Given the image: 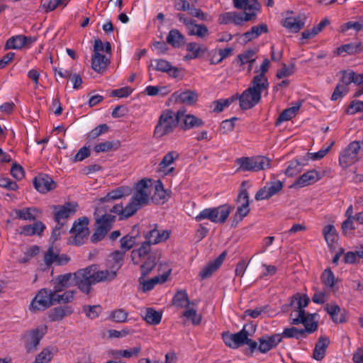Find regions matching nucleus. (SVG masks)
Listing matches in <instances>:
<instances>
[{
  "instance_id": "obj_62",
  "label": "nucleus",
  "mask_w": 363,
  "mask_h": 363,
  "mask_svg": "<svg viewBox=\"0 0 363 363\" xmlns=\"http://www.w3.org/2000/svg\"><path fill=\"white\" fill-rule=\"evenodd\" d=\"M108 127L106 124H101V125H98L97 127H96L95 128H94L91 131H90L87 134V139L89 140H95L99 136L106 133L108 132Z\"/></svg>"
},
{
  "instance_id": "obj_8",
  "label": "nucleus",
  "mask_w": 363,
  "mask_h": 363,
  "mask_svg": "<svg viewBox=\"0 0 363 363\" xmlns=\"http://www.w3.org/2000/svg\"><path fill=\"white\" fill-rule=\"evenodd\" d=\"M360 143L353 141L340 153L339 163L342 168H347L358 160Z\"/></svg>"
},
{
  "instance_id": "obj_3",
  "label": "nucleus",
  "mask_w": 363,
  "mask_h": 363,
  "mask_svg": "<svg viewBox=\"0 0 363 363\" xmlns=\"http://www.w3.org/2000/svg\"><path fill=\"white\" fill-rule=\"evenodd\" d=\"M238 171L259 172L270 168L271 160L264 156L242 157L235 160Z\"/></svg>"
},
{
  "instance_id": "obj_63",
  "label": "nucleus",
  "mask_w": 363,
  "mask_h": 363,
  "mask_svg": "<svg viewBox=\"0 0 363 363\" xmlns=\"http://www.w3.org/2000/svg\"><path fill=\"white\" fill-rule=\"evenodd\" d=\"M83 311L85 313L87 318L94 319L101 313V307L99 305L84 306L83 307Z\"/></svg>"
},
{
  "instance_id": "obj_55",
  "label": "nucleus",
  "mask_w": 363,
  "mask_h": 363,
  "mask_svg": "<svg viewBox=\"0 0 363 363\" xmlns=\"http://www.w3.org/2000/svg\"><path fill=\"white\" fill-rule=\"evenodd\" d=\"M183 316L187 320H191L193 325H197L201 321V315L199 314L196 309L188 307L183 313Z\"/></svg>"
},
{
  "instance_id": "obj_59",
  "label": "nucleus",
  "mask_w": 363,
  "mask_h": 363,
  "mask_svg": "<svg viewBox=\"0 0 363 363\" xmlns=\"http://www.w3.org/2000/svg\"><path fill=\"white\" fill-rule=\"evenodd\" d=\"M283 336L288 338L294 337L300 339L306 336V330L303 329H297L294 327L285 328L283 331Z\"/></svg>"
},
{
  "instance_id": "obj_26",
  "label": "nucleus",
  "mask_w": 363,
  "mask_h": 363,
  "mask_svg": "<svg viewBox=\"0 0 363 363\" xmlns=\"http://www.w3.org/2000/svg\"><path fill=\"white\" fill-rule=\"evenodd\" d=\"M281 340V338L279 335L263 337L259 339L258 349L261 352L265 353L277 345Z\"/></svg>"
},
{
  "instance_id": "obj_30",
  "label": "nucleus",
  "mask_w": 363,
  "mask_h": 363,
  "mask_svg": "<svg viewBox=\"0 0 363 363\" xmlns=\"http://www.w3.org/2000/svg\"><path fill=\"white\" fill-rule=\"evenodd\" d=\"M167 43L174 48H180L186 43L184 35L177 29H172L167 36Z\"/></svg>"
},
{
  "instance_id": "obj_48",
  "label": "nucleus",
  "mask_w": 363,
  "mask_h": 363,
  "mask_svg": "<svg viewBox=\"0 0 363 363\" xmlns=\"http://www.w3.org/2000/svg\"><path fill=\"white\" fill-rule=\"evenodd\" d=\"M186 50L192 52L190 58H198L201 54L206 53L208 49L196 42H191L186 44Z\"/></svg>"
},
{
  "instance_id": "obj_31",
  "label": "nucleus",
  "mask_w": 363,
  "mask_h": 363,
  "mask_svg": "<svg viewBox=\"0 0 363 363\" xmlns=\"http://www.w3.org/2000/svg\"><path fill=\"white\" fill-rule=\"evenodd\" d=\"M330 343V340L326 337H320L315 344L313 350V358L316 360H321L324 358L325 351Z\"/></svg>"
},
{
  "instance_id": "obj_36",
  "label": "nucleus",
  "mask_w": 363,
  "mask_h": 363,
  "mask_svg": "<svg viewBox=\"0 0 363 363\" xmlns=\"http://www.w3.org/2000/svg\"><path fill=\"white\" fill-rule=\"evenodd\" d=\"M124 254V252L120 251L113 252L107 260V266L111 267L114 270L118 272L123 265Z\"/></svg>"
},
{
  "instance_id": "obj_22",
  "label": "nucleus",
  "mask_w": 363,
  "mask_h": 363,
  "mask_svg": "<svg viewBox=\"0 0 363 363\" xmlns=\"http://www.w3.org/2000/svg\"><path fill=\"white\" fill-rule=\"evenodd\" d=\"M75 286V277L74 274L67 273L59 275L55 280L54 289L55 292H60L66 288Z\"/></svg>"
},
{
  "instance_id": "obj_24",
  "label": "nucleus",
  "mask_w": 363,
  "mask_h": 363,
  "mask_svg": "<svg viewBox=\"0 0 363 363\" xmlns=\"http://www.w3.org/2000/svg\"><path fill=\"white\" fill-rule=\"evenodd\" d=\"M178 117V125L182 129H189L201 126L203 123L200 118L194 115H174Z\"/></svg>"
},
{
  "instance_id": "obj_15",
  "label": "nucleus",
  "mask_w": 363,
  "mask_h": 363,
  "mask_svg": "<svg viewBox=\"0 0 363 363\" xmlns=\"http://www.w3.org/2000/svg\"><path fill=\"white\" fill-rule=\"evenodd\" d=\"M164 269L165 272L163 274L148 280H146L145 277L141 274L138 281L140 284L143 286L144 292L152 290L156 284L164 283L167 280L172 270L167 265L164 266Z\"/></svg>"
},
{
  "instance_id": "obj_5",
  "label": "nucleus",
  "mask_w": 363,
  "mask_h": 363,
  "mask_svg": "<svg viewBox=\"0 0 363 363\" xmlns=\"http://www.w3.org/2000/svg\"><path fill=\"white\" fill-rule=\"evenodd\" d=\"M74 277H75V286L86 294H89L91 292V286L96 284L93 265L79 269L74 273Z\"/></svg>"
},
{
  "instance_id": "obj_57",
  "label": "nucleus",
  "mask_w": 363,
  "mask_h": 363,
  "mask_svg": "<svg viewBox=\"0 0 363 363\" xmlns=\"http://www.w3.org/2000/svg\"><path fill=\"white\" fill-rule=\"evenodd\" d=\"M179 99L181 102L191 105L197 101L198 94L195 91L188 90L181 93Z\"/></svg>"
},
{
  "instance_id": "obj_19",
  "label": "nucleus",
  "mask_w": 363,
  "mask_h": 363,
  "mask_svg": "<svg viewBox=\"0 0 363 363\" xmlns=\"http://www.w3.org/2000/svg\"><path fill=\"white\" fill-rule=\"evenodd\" d=\"M33 184L38 191L47 193L56 186L55 182L48 174H40L34 179Z\"/></svg>"
},
{
  "instance_id": "obj_29",
  "label": "nucleus",
  "mask_w": 363,
  "mask_h": 363,
  "mask_svg": "<svg viewBox=\"0 0 363 363\" xmlns=\"http://www.w3.org/2000/svg\"><path fill=\"white\" fill-rule=\"evenodd\" d=\"M304 24L301 16L286 17L282 21V26L292 33L298 32L304 26Z\"/></svg>"
},
{
  "instance_id": "obj_39",
  "label": "nucleus",
  "mask_w": 363,
  "mask_h": 363,
  "mask_svg": "<svg viewBox=\"0 0 363 363\" xmlns=\"http://www.w3.org/2000/svg\"><path fill=\"white\" fill-rule=\"evenodd\" d=\"M187 31L189 35H196L200 38H204L209 35L207 26L204 24H197L196 21H194Z\"/></svg>"
},
{
  "instance_id": "obj_37",
  "label": "nucleus",
  "mask_w": 363,
  "mask_h": 363,
  "mask_svg": "<svg viewBox=\"0 0 363 363\" xmlns=\"http://www.w3.org/2000/svg\"><path fill=\"white\" fill-rule=\"evenodd\" d=\"M73 313V309L71 306H60L54 308L50 315L53 321L61 320L65 317L71 315Z\"/></svg>"
},
{
  "instance_id": "obj_56",
  "label": "nucleus",
  "mask_w": 363,
  "mask_h": 363,
  "mask_svg": "<svg viewBox=\"0 0 363 363\" xmlns=\"http://www.w3.org/2000/svg\"><path fill=\"white\" fill-rule=\"evenodd\" d=\"M325 309L334 322L342 323L343 321L342 317L339 315L340 308L335 303L328 304Z\"/></svg>"
},
{
  "instance_id": "obj_6",
  "label": "nucleus",
  "mask_w": 363,
  "mask_h": 363,
  "mask_svg": "<svg viewBox=\"0 0 363 363\" xmlns=\"http://www.w3.org/2000/svg\"><path fill=\"white\" fill-rule=\"evenodd\" d=\"M55 303V291L43 289L38 291L31 301L30 310L33 311H44Z\"/></svg>"
},
{
  "instance_id": "obj_44",
  "label": "nucleus",
  "mask_w": 363,
  "mask_h": 363,
  "mask_svg": "<svg viewBox=\"0 0 363 363\" xmlns=\"http://www.w3.org/2000/svg\"><path fill=\"white\" fill-rule=\"evenodd\" d=\"M235 100H238V96H232L225 99H221L212 102L211 107L213 108V112L219 113L223 111L225 107H228Z\"/></svg>"
},
{
  "instance_id": "obj_10",
  "label": "nucleus",
  "mask_w": 363,
  "mask_h": 363,
  "mask_svg": "<svg viewBox=\"0 0 363 363\" xmlns=\"http://www.w3.org/2000/svg\"><path fill=\"white\" fill-rule=\"evenodd\" d=\"M177 125H178L177 116H174V115H161L155 129V136L162 138L172 132Z\"/></svg>"
},
{
  "instance_id": "obj_41",
  "label": "nucleus",
  "mask_w": 363,
  "mask_h": 363,
  "mask_svg": "<svg viewBox=\"0 0 363 363\" xmlns=\"http://www.w3.org/2000/svg\"><path fill=\"white\" fill-rule=\"evenodd\" d=\"M219 23L221 24L233 23L237 26L242 25L241 14L236 12H226L220 16Z\"/></svg>"
},
{
  "instance_id": "obj_60",
  "label": "nucleus",
  "mask_w": 363,
  "mask_h": 363,
  "mask_svg": "<svg viewBox=\"0 0 363 363\" xmlns=\"http://www.w3.org/2000/svg\"><path fill=\"white\" fill-rule=\"evenodd\" d=\"M128 313L125 310L120 308L111 312L109 318L116 323H124L127 320Z\"/></svg>"
},
{
  "instance_id": "obj_45",
  "label": "nucleus",
  "mask_w": 363,
  "mask_h": 363,
  "mask_svg": "<svg viewBox=\"0 0 363 363\" xmlns=\"http://www.w3.org/2000/svg\"><path fill=\"white\" fill-rule=\"evenodd\" d=\"M37 213L38 210L35 208H26L15 211L16 218L25 220H34L37 217Z\"/></svg>"
},
{
  "instance_id": "obj_33",
  "label": "nucleus",
  "mask_w": 363,
  "mask_h": 363,
  "mask_svg": "<svg viewBox=\"0 0 363 363\" xmlns=\"http://www.w3.org/2000/svg\"><path fill=\"white\" fill-rule=\"evenodd\" d=\"M362 50V45L361 43H351L345 44L336 49L335 54L341 55L343 52L348 55H354L360 52Z\"/></svg>"
},
{
  "instance_id": "obj_40",
  "label": "nucleus",
  "mask_w": 363,
  "mask_h": 363,
  "mask_svg": "<svg viewBox=\"0 0 363 363\" xmlns=\"http://www.w3.org/2000/svg\"><path fill=\"white\" fill-rule=\"evenodd\" d=\"M25 47V38L23 35H17L9 38L5 44V50H20Z\"/></svg>"
},
{
  "instance_id": "obj_34",
  "label": "nucleus",
  "mask_w": 363,
  "mask_h": 363,
  "mask_svg": "<svg viewBox=\"0 0 363 363\" xmlns=\"http://www.w3.org/2000/svg\"><path fill=\"white\" fill-rule=\"evenodd\" d=\"M109 63L105 55L100 53L94 54L91 58V68L97 72L104 70Z\"/></svg>"
},
{
  "instance_id": "obj_52",
  "label": "nucleus",
  "mask_w": 363,
  "mask_h": 363,
  "mask_svg": "<svg viewBox=\"0 0 363 363\" xmlns=\"http://www.w3.org/2000/svg\"><path fill=\"white\" fill-rule=\"evenodd\" d=\"M301 323L304 325L305 329L303 330H306V333H312L318 328L317 322L315 320V315L313 314L306 315Z\"/></svg>"
},
{
  "instance_id": "obj_23",
  "label": "nucleus",
  "mask_w": 363,
  "mask_h": 363,
  "mask_svg": "<svg viewBox=\"0 0 363 363\" xmlns=\"http://www.w3.org/2000/svg\"><path fill=\"white\" fill-rule=\"evenodd\" d=\"M270 66V62L268 59H264L260 65V68L259 70H255V72L257 73L253 79L252 82L255 83H257L262 85L263 87L269 88V82L267 77L265 76V74L268 72Z\"/></svg>"
},
{
  "instance_id": "obj_49",
  "label": "nucleus",
  "mask_w": 363,
  "mask_h": 363,
  "mask_svg": "<svg viewBox=\"0 0 363 363\" xmlns=\"http://www.w3.org/2000/svg\"><path fill=\"white\" fill-rule=\"evenodd\" d=\"M156 265V257L150 254L149 256L147 257V258L145 259V261L141 264L140 269H141V274L143 277H145L147 275L150 271L155 267Z\"/></svg>"
},
{
  "instance_id": "obj_35",
  "label": "nucleus",
  "mask_w": 363,
  "mask_h": 363,
  "mask_svg": "<svg viewBox=\"0 0 363 363\" xmlns=\"http://www.w3.org/2000/svg\"><path fill=\"white\" fill-rule=\"evenodd\" d=\"M221 264L222 258H217L216 259L210 262L201 270L199 273L201 279L203 280L210 277L212 274L220 267Z\"/></svg>"
},
{
  "instance_id": "obj_25",
  "label": "nucleus",
  "mask_w": 363,
  "mask_h": 363,
  "mask_svg": "<svg viewBox=\"0 0 363 363\" xmlns=\"http://www.w3.org/2000/svg\"><path fill=\"white\" fill-rule=\"evenodd\" d=\"M108 267V269L105 270H99L97 266L93 265V268L94 269V277L96 283L102 281H111L116 278L118 272L114 270L111 267Z\"/></svg>"
},
{
  "instance_id": "obj_28",
  "label": "nucleus",
  "mask_w": 363,
  "mask_h": 363,
  "mask_svg": "<svg viewBox=\"0 0 363 363\" xmlns=\"http://www.w3.org/2000/svg\"><path fill=\"white\" fill-rule=\"evenodd\" d=\"M179 157V153L176 151H170L167 153L162 158L159 166L160 171L163 172L165 174H169L174 171V167L169 166L174 162L175 160Z\"/></svg>"
},
{
  "instance_id": "obj_51",
  "label": "nucleus",
  "mask_w": 363,
  "mask_h": 363,
  "mask_svg": "<svg viewBox=\"0 0 363 363\" xmlns=\"http://www.w3.org/2000/svg\"><path fill=\"white\" fill-rule=\"evenodd\" d=\"M256 51L252 49L247 50L244 52L238 55V60L240 65L245 63L254 64L255 62V55Z\"/></svg>"
},
{
  "instance_id": "obj_27",
  "label": "nucleus",
  "mask_w": 363,
  "mask_h": 363,
  "mask_svg": "<svg viewBox=\"0 0 363 363\" xmlns=\"http://www.w3.org/2000/svg\"><path fill=\"white\" fill-rule=\"evenodd\" d=\"M150 247L148 243H143L138 248L133 250L131 252V259L135 264H140L143 263L147 256L150 255Z\"/></svg>"
},
{
  "instance_id": "obj_50",
  "label": "nucleus",
  "mask_w": 363,
  "mask_h": 363,
  "mask_svg": "<svg viewBox=\"0 0 363 363\" xmlns=\"http://www.w3.org/2000/svg\"><path fill=\"white\" fill-rule=\"evenodd\" d=\"M309 301L310 299L306 295H301L300 294H296L294 295L291 305L294 308L304 310V308L308 306Z\"/></svg>"
},
{
  "instance_id": "obj_53",
  "label": "nucleus",
  "mask_w": 363,
  "mask_h": 363,
  "mask_svg": "<svg viewBox=\"0 0 363 363\" xmlns=\"http://www.w3.org/2000/svg\"><path fill=\"white\" fill-rule=\"evenodd\" d=\"M161 319L162 314L160 312H157L152 308H147L146 310L145 320L149 324L157 325L160 323Z\"/></svg>"
},
{
  "instance_id": "obj_18",
  "label": "nucleus",
  "mask_w": 363,
  "mask_h": 363,
  "mask_svg": "<svg viewBox=\"0 0 363 363\" xmlns=\"http://www.w3.org/2000/svg\"><path fill=\"white\" fill-rule=\"evenodd\" d=\"M69 261V258L66 255H60L57 250L50 247L44 255V262L47 267L52 264L63 265Z\"/></svg>"
},
{
  "instance_id": "obj_12",
  "label": "nucleus",
  "mask_w": 363,
  "mask_h": 363,
  "mask_svg": "<svg viewBox=\"0 0 363 363\" xmlns=\"http://www.w3.org/2000/svg\"><path fill=\"white\" fill-rule=\"evenodd\" d=\"M89 220L86 217H82L76 220L70 230V233L74 235V242L76 245H81L84 239L89 235L88 228Z\"/></svg>"
},
{
  "instance_id": "obj_20",
  "label": "nucleus",
  "mask_w": 363,
  "mask_h": 363,
  "mask_svg": "<svg viewBox=\"0 0 363 363\" xmlns=\"http://www.w3.org/2000/svg\"><path fill=\"white\" fill-rule=\"evenodd\" d=\"M320 179V174L317 171L310 170L300 176L298 179L293 183L291 187H305L317 182Z\"/></svg>"
},
{
  "instance_id": "obj_38",
  "label": "nucleus",
  "mask_w": 363,
  "mask_h": 363,
  "mask_svg": "<svg viewBox=\"0 0 363 363\" xmlns=\"http://www.w3.org/2000/svg\"><path fill=\"white\" fill-rule=\"evenodd\" d=\"M268 28L264 23L252 26L251 29L243 34L246 40L250 41L253 39L258 38L262 33H267Z\"/></svg>"
},
{
  "instance_id": "obj_7",
  "label": "nucleus",
  "mask_w": 363,
  "mask_h": 363,
  "mask_svg": "<svg viewBox=\"0 0 363 363\" xmlns=\"http://www.w3.org/2000/svg\"><path fill=\"white\" fill-rule=\"evenodd\" d=\"M77 204L75 203H67L62 206H56L54 207L55 220L57 225L53 231L56 233L65 224V220L73 216L77 211Z\"/></svg>"
},
{
  "instance_id": "obj_32",
  "label": "nucleus",
  "mask_w": 363,
  "mask_h": 363,
  "mask_svg": "<svg viewBox=\"0 0 363 363\" xmlns=\"http://www.w3.org/2000/svg\"><path fill=\"white\" fill-rule=\"evenodd\" d=\"M235 8L241 10L259 11L261 5L257 0H233Z\"/></svg>"
},
{
  "instance_id": "obj_14",
  "label": "nucleus",
  "mask_w": 363,
  "mask_h": 363,
  "mask_svg": "<svg viewBox=\"0 0 363 363\" xmlns=\"http://www.w3.org/2000/svg\"><path fill=\"white\" fill-rule=\"evenodd\" d=\"M247 336H249V333L246 330V326L245 325L243 328L237 333H224L223 335V340L228 347L235 349L240 345H245Z\"/></svg>"
},
{
  "instance_id": "obj_17",
  "label": "nucleus",
  "mask_w": 363,
  "mask_h": 363,
  "mask_svg": "<svg viewBox=\"0 0 363 363\" xmlns=\"http://www.w3.org/2000/svg\"><path fill=\"white\" fill-rule=\"evenodd\" d=\"M47 326L42 325L35 330L30 332L26 336V347L28 351L34 350L40 342L43 335L46 333Z\"/></svg>"
},
{
  "instance_id": "obj_61",
  "label": "nucleus",
  "mask_w": 363,
  "mask_h": 363,
  "mask_svg": "<svg viewBox=\"0 0 363 363\" xmlns=\"http://www.w3.org/2000/svg\"><path fill=\"white\" fill-rule=\"evenodd\" d=\"M303 169V165L298 160L291 161L285 170V174L288 177H294L298 174Z\"/></svg>"
},
{
  "instance_id": "obj_21",
  "label": "nucleus",
  "mask_w": 363,
  "mask_h": 363,
  "mask_svg": "<svg viewBox=\"0 0 363 363\" xmlns=\"http://www.w3.org/2000/svg\"><path fill=\"white\" fill-rule=\"evenodd\" d=\"M151 66L153 67L154 69L166 72L174 78L177 77L179 72L177 67L172 66L169 62L163 59L152 60Z\"/></svg>"
},
{
  "instance_id": "obj_54",
  "label": "nucleus",
  "mask_w": 363,
  "mask_h": 363,
  "mask_svg": "<svg viewBox=\"0 0 363 363\" xmlns=\"http://www.w3.org/2000/svg\"><path fill=\"white\" fill-rule=\"evenodd\" d=\"M53 355L52 349L49 347L45 348L37 355L33 363H49L52 359Z\"/></svg>"
},
{
  "instance_id": "obj_43",
  "label": "nucleus",
  "mask_w": 363,
  "mask_h": 363,
  "mask_svg": "<svg viewBox=\"0 0 363 363\" xmlns=\"http://www.w3.org/2000/svg\"><path fill=\"white\" fill-rule=\"evenodd\" d=\"M323 233L328 245L332 247L337 239L335 227L333 225H325L323 230Z\"/></svg>"
},
{
  "instance_id": "obj_42",
  "label": "nucleus",
  "mask_w": 363,
  "mask_h": 363,
  "mask_svg": "<svg viewBox=\"0 0 363 363\" xmlns=\"http://www.w3.org/2000/svg\"><path fill=\"white\" fill-rule=\"evenodd\" d=\"M121 145L119 140L105 141L99 143L94 146L96 152H105L117 150Z\"/></svg>"
},
{
  "instance_id": "obj_4",
  "label": "nucleus",
  "mask_w": 363,
  "mask_h": 363,
  "mask_svg": "<svg viewBox=\"0 0 363 363\" xmlns=\"http://www.w3.org/2000/svg\"><path fill=\"white\" fill-rule=\"evenodd\" d=\"M232 209V207L228 204L205 208L196 216L195 219L198 222L208 219L215 223H224Z\"/></svg>"
},
{
  "instance_id": "obj_13",
  "label": "nucleus",
  "mask_w": 363,
  "mask_h": 363,
  "mask_svg": "<svg viewBox=\"0 0 363 363\" xmlns=\"http://www.w3.org/2000/svg\"><path fill=\"white\" fill-rule=\"evenodd\" d=\"M283 186V182L279 180L267 182L265 186L256 193L255 198L257 201L269 199L281 191Z\"/></svg>"
},
{
  "instance_id": "obj_16",
  "label": "nucleus",
  "mask_w": 363,
  "mask_h": 363,
  "mask_svg": "<svg viewBox=\"0 0 363 363\" xmlns=\"http://www.w3.org/2000/svg\"><path fill=\"white\" fill-rule=\"evenodd\" d=\"M238 201L241 204L238 207L237 211L234 216V222H235L236 224L241 221L250 212L249 195L246 189H242L240 191Z\"/></svg>"
},
{
  "instance_id": "obj_2",
  "label": "nucleus",
  "mask_w": 363,
  "mask_h": 363,
  "mask_svg": "<svg viewBox=\"0 0 363 363\" xmlns=\"http://www.w3.org/2000/svg\"><path fill=\"white\" fill-rule=\"evenodd\" d=\"M267 89V88L251 81L250 86L242 94L238 95L237 94L235 95L238 96L241 109L246 111L257 104L261 99L262 91Z\"/></svg>"
},
{
  "instance_id": "obj_9",
  "label": "nucleus",
  "mask_w": 363,
  "mask_h": 363,
  "mask_svg": "<svg viewBox=\"0 0 363 363\" xmlns=\"http://www.w3.org/2000/svg\"><path fill=\"white\" fill-rule=\"evenodd\" d=\"M170 234V230L159 229L157 224L150 225L148 230L144 235L146 240L144 243H148V246L150 247L151 245H157L166 241Z\"/></svg>"
},
{
  "instance_id": "obj_47",
  "label": "nucleus",
  "mask_w": 363,
  "mask_h": 363,
  "mask_svg": "<svg viewBox=\"0 0 363 363\" xmlns=\"http://www.w3.org/2000/svg\"><path fill=\"white\" fill-rule=\"evenodd\" d=\"M169 197V193L164 189L162 182L160 180L157 181L155 186V194L153 196V199L157 202H164V201L167 200Z\"/></svg>"
},
{
  "instance_id": "obj_58",
  "label": "nucleus",
  "mask_w": 363,
  "mask_h": 363,
  "mask_svg": "<svg viewBox=\"0 0 363 363\" xmlns=\"http://www.w3.org/2000/svg\"><path fill=\"white\" fill-rule=\"evenodd\" d=\"M174 303L182 308H188L189 305V301L187 297L186 291H178L174 296Z\"/></svg>"
},
{
  "instance_id": "obj_11",
  "label": "nucleus",
  "mask_w": 363,
  "mask_h": 363,
  "mask_svg": "<svg viewBox=\"0 0 363 363\" xmlns=\"http://www.w3.org/2000/svg\"><path fill=\"white\" fill-rule=\"evenodd\" d=\"M115 220V216L105 214L96 218L97 228L91 237L93 242H96L102 240L111 228V224Z\"/></svg>"
},
{
  "instance_id": "obj_1",
  "label": "nucleus",
  "mask_w": 363,
  "mask_h": 363,
  "mask_svg": "<svg viewBox=\"0 0 363 363\" xmlns=\"http://www.w3.org/2000/svg\"><path fill=\"white\" fill-rule=\"evenodd\" d=\"M151 183L150 179L140 180L137 183L135 192L127 206L123 207L121 204H116L111 211L121 216V218L133 216L142 206L148 203L152 191Z\"/></svg>"
},
{
  "instance_id": "obj_64",
  "label": "nucleus",
  "mask_w": 363,
  "mask_h": 363,
  "mask_svg": "<svg viewBox=\"0 0 363 363\" xmlns=\"http://www.w3.org/2000/svg\"><path fill=\"white\" fill-rule=\"evenodd\" d=\"M341 74V79L338 84L340 85H345L347 87L354 81V71L342 70L340 72Z\"/></svg>"
},
{
  "instance_id": "obj_46",
  "label": "nucleus",
  "mask_w": 363,
  "mask_h": 363,
  "mask_svg": "<svg viewBox=\"0 0 363 363\" xmlns=\"http://www.w3.org/2000/svg\"><path fill=\"white\" fill-rule=\"evenodd\" d=\"M337 279H335L333 272L330 269H326L322 273L321 281L322 284L328 289L334 290L335 282Z\"/></svg>"
}]
</instances>
